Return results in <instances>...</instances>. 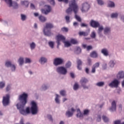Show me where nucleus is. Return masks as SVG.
Listing matches in <instances>:
<instances>
[{
    "label": "nucleus",
    "mask_w": 124,
    "mask_h": 124,
    "mask_svg": "<svg viewBox=\"0 0 124 124\" xmlns=\"http://www.w3.org/2000/svg\"><path fill=\"white\" fill-rule=\"evenodd\" d=\"M28 94L24 93H23L18 96V100L19 101V103L16 105L17 109L19 110L20 114L22 115L26 116L27 114L31 113L32 115H36L38 113V105L35 102L32 101L31 102V108H26L24 109V108L27 104Z\"/></svg>",
    "instance_id": "f257e3e1"
},
{
    "label": "nucleus",
    "mask_w": 124,
    "mask_h": 124,
    "mask_svg": "<svg viewBox=\"0 0 124 124\" xmlns=\"http://www.w3.org/2000/svg\"><path fill=\"white\" fill-rule=\"evenodd\" d=\"M72 11L74 13V15H77L78 11V6L76 4V0H72L71 4H70V7L66 9V13L68 15H70Z\"/></svg>",
    "instance_id": "f03ea898"
},
{
    "label": "nucleus",
    "mask_w": 124,
    "mask_h": 124,
    "mask_svg": "<svg viewBox=\"0 0 124 124\" xmlns=\"http://www.w3.org/2000/svg\"><path fill=\"white\" fill-rule=\"evenodd\" d=\"M91 8V5H90V4L89 3V2H88L87 1H85L81 4V6L80 8V11L82 13H86L90 11Z\"/></svg>",
    "instance_id": "7ed1b4c3"
},
{
    "label": "nucleus",
    "mask_w": 124,
    "mask_h": 124,
    "mask_svg": "<svg viewBox=\"0 0 124 124\" xmlns=\"http://www.w3.org/2000/svg\"><path fill=\"white\" fill-rule=\"evenodd\" d=\"M56 71L57 73L59 74V75H66L67 73V70L66 69V68L63 66L58 67L56 69Z\"/></svg>",
    "instance_id": "20e7f679"
},
{
    "label": "nucleus",
    "mask_w": 124,
    "mask_h": 124,
    "mask_svg": "<svg viewBox=\"0 0 124 124\" xmlns=\"http://www.w3.org/2000/svg\"><path fill=\"white\" fill-rule=\"evenodd\" d=\"M10 96L9 94H6V96L2 97V103L4 107L8 106L10 103Z\"/></svg>",
    "instance_id": "39448f33"
},
{
    "label": "nucleus",
    "mask_w": 124,
    "mask_h": 124,
    "mask_svg": "<svg viewBox=\"0 0 124 124\" xmlns=\"http://www.w3.org/2000/svg\"><path fill=\"white\" fill-rule=\"evenodd\" d=\"M9 8L13 7L14 9L18 8V5L16 1H12V0H4Z\"/></svg>",
    "instance_id": "423d86ee"
},
{
    "label": "nucleus",
    "mask_w": 124,
    "mask_h": 124,
    "mask_svg": "<svg viewBox=\"0 0 124 124\" xmlns=\"http://www.w3.org/2000/svg\"><path fill=\"white\" fill-rule=\"evenodd\" d=\"M80 82L81 86L82 87V88H83L84 90L89 89V87L86 85V84L88 82L87 78H81Z\"/></svg>",
    "instance_id": "0eeeda50"
},
{
    "label": "nucleus",
    "mask_w": 124,
    "mask_h": 124,
    "mask_svg": "<svg viewBox=\"0 0 124 124\" xmlns=\"http://www.w3.org/2000/svg\"><path fill=\"white\" fill-rule=\"evenodd\" d=\"M54 65L56 66L61 65L63 63V59L61 58H56L54 59Z\"/></svg>",
    "instance_id": "6e6552de"
},
{
    "label": "nucleus",
    "mask_w": 124,
    "mask_h": 124,
    "mask_svg": "<svg viewBox=\"0 0 124 124\" xmlns=\"http://www.w3.org/2000/svg\"><path fill=\"white\" fill-rule=\"evenodd\" d=\"M117 109V104L116 102L114 100L112 101L111 103L110 104V107L109 108L108 110L110 112H114L116 111Z\"/></svg>",
    "instance_id": "1a4fd4ad"
},
{
    "label": "nucleus",
    "mask_w": 124,
    "mask_h": 124,
    "mask_svg": "<svg viewBox=\"0 0 124 124\" xmlns=\"http://www.w3.org/2000/svg\"><path fill=\"white\" fill-rule=\"evenodd\" d=\"M120 84V81L118 80V79H114L111 82H110L109 84H108V86L110 87L111 88H118V85Z\"/></svg>",
    "instance_id": "9d476101"
},
{
    "label": "nucleus",
    "mask_w": 124,
    "mask_h": 124,
    "mask_svg": "<svg viewBox=\"0 0 124 124\" xmlns=\"http://www.w3.org/2000/svg\"><path fill=\"white\" fill-rule=\"evenodd\" d=\"M90 26L93 27V28H98L99 26H100V24L98 21H96L94 20H92L90 23Z\"/></svg>",
    "instance_id": "9b49d317"
},
{
    "label": "nucleus",
    "mask_w": 124,
    "mask_h": 124,
    "mask_svg": "<svg viewBox=\"0 0 124 124\" xmlns=\"http://www.w3.org/2000/svg\"><path fill=\"white\" fill-rule=\"evenodd\" d=\"M71 110V111H70L69 109H68L67 111H66L65 115L67 118L72 117L74 114V112L76 111V109H74V108H72Z\"/></svg>",
    "instance_id": "f8f14e48"
},
{
    "label": "nucleus",
    "mask_w": 124,
    "mask_h": 124,
    "mask_svg": "<svg viewBox=\"0 0 124 124\" xmlns=\"http://www.w3.org/2000/svg\"><path fill=\"white\" fill-rule=\"evenodd\" d=\"M56 39H57V44L59 45V43L61 41H62V42H65V40H66V38H65L64 36H63L62 35H57L56 36Z\"/></svg>",
    "instance_id": "ddd939ff"
},
{
    "label": "nucleus",
    "mask_w": 124,
    "mask_h": 124,
    "mask_svg": "<svg viewBox=\"0 0 124 124\" xmlns=\"http://www.w3.org/2000/svg\"><path fill=\"white\" fill-rule=\"evenodd\" d=\"M45 7L46 8V10H45L44 9L41 10V13L42 14H45V15H47V14L51 12V8L50 5H45Z\"/></svg>",
    "instance_id": "4468645a"
},
{
    "label": "nucleus",
    "mask_w": 124,
    "mask_h": 124,
    "mask_svg": "<svg viewBox=\"0 0 124 124\" xmlns=\"http://www.w3.org/2000/svg\"><path fill=\"white\" fill-rule=\"evenodd\" d=\"M43 33L45 36L47 37H50L53 35L50 29H43Z\"/></svg>",
    "instance_id": "2eb2a0df"
},
{
    "label": "nucleus",
    "mask_w": 124,
    "mask_h": 124,
    "mask_svg": "<svg viewBox=\"0 0 124 124\" xmlns=\"http://www.w3.org/2000/svg\"><path fill=\"white\" fill-rule=\"evenodd\" d=\"M54 28V25L52 23H46L43 30H51Z\"/></svg>",
    "instance_id": "dca6fc26"
},
{
    "label": "nucleus",
    "mask_w": 124,
    "mask_h": 124,
    "mask_svg": "<svg viewBox=\"0 0 124 124\" xmlns=\"http://www.w3.org/2000/svg\"><path fill=\"white\" fill-rule=\"evenodd\" d=\"M116 78L118 79H124V72L123 71H120L118 72V74L116 75Z\"/></svg>",
    "instance_id": "f3484780"
},
{
    "label": "nucleus",
    "mask_w": 124,
    "mask_h": 124,
    "mask_svg": "<svg viewBox=\"0 0 124 124\" xmlns=\"http://www.w3.org/2000/svg\"><path fill=\"white\" fill-rule=\"evenodd\" d=\"M90 29H88L86 31H80L79 32H78V34L79 35V36H87L89 34H90Z\"/></svg>",
    "instance_id": "a211bd4d"
},
{
    "label": "nucleus",
    "mask_w": 124,
    "mask_h": 124,
    "mask_svg": "<svg viewBox=\"0 0 124 124\" xmlns=\"http://www.w3.org/2000/svg\"><path fill=\"white\" fill-rule=\"evenodd\" d=\"M50 87V85L48 83H44L42 86H41V91H46Z\"/></svg>",
    "instance_id": "6ab92c4d"
},
{
    "label": "nucleus",
    "mask_w": 124,
    "mask_h": 124,
    "mask_svg": "<svg viewBox=\"0 0 124 124\" xmlns=\"http://www.w3.org/2000/svg\"><path fill=\"white\" fill-rule=\"evenodd\" d=\"M77 118H78L80 119H83L84 114H83V113L81 112L80 109H79V108L77 109Z\"/></svg>",
    "instance_id": "aec40b11"
},
{
    "label": "nucleus",
    "mask_w": 124,
    "mask_h": 124,
    "mask_svg": "<svg viewBox=\"0 0 124 124\" xmlns=\"http://www.w3.org/2000/svg\"><path fill=\"white\" fill-rule=\"evenodd\" d=\"M47 58H45V57H41L39 60V63L41 65L45 64V63L47 62Z\"/></svg>",
    "instance_id": "412c9836"
},
{
    "label": "nucleus",
    "mask_w": 124,
    "mask_h": 124,
    "mask_svg": "<svg viewBox=\"0 0 124 124\" xmlns=\"http://www.w3.org/2000/svg\"><path fill=\"white\" fill-rule=\"evenodd\" d=\"M111 33V28L108 27H106L104 29V34L108 35Z\"/></svg>",
    "instance_id": "4be33fe9"
},
{
    "label": "nucleus",
    "mask_w": 124,
    "mask_h": 124,
    "mask_svg": "<svg viewBox=\"0 0 124 124\" xmlns=\"http://www.w3.org/2000/svg\"><path fill=\"white\" fill-rule=\"evenodd\" d=\"M101 53L106 57H108L109 55L108 50L107 48H102L101 50Z\"/></svg>",
    "instance_id": "5701e85b"
},
{
    "label": "nucleus",
    "mask_w": 124,
    "mask_h": 124,
    "mask_svg": "<svg viewBox=\"0 0 124 124\" xmlns=\"http://www.w3.org/2000/svg\"><path fill=\"white\" fill-rule=\"evenodd\" d=\"M90 57L93 59H97L98 57V54L96 51H93L90 53Z\"/></svg>",
    "instance_id": "b1692460"
},
{
    "label": "nucleus",
    "mask_w": 124,
    "mask_h": 124,
    "mask_svg": "<svg viewBox=\"0 0 124 124\" xmlns=\"http://www.w3.org/2000/svg\"><path fill=\"white\" fill-rule=\"evenodd\" d=\"M115 7V3L112 1H108V7L114 8Z\"/></svg>",
    "instance_id": "393cba45"
},
{
    "label": "nucleus",
    "mask_w": 124,
    "mask_h": 124,
    "mask_svg": "<svg viewBox=\"0 0 124 124\" xmlns=\"http://www.w3.org/2000/svg\"><path fill=\"white\" fill-rule=\"evenodd\" d=\"M18 65H19L20 67H22L24 64V58L22 57H20L19 58H18Z\"/></svg>",
    "instance_id": "a878e982"
},
{
    "label": "nucleus",
    "mask_w": 124,
    "mask_h": 124,
    "mask_svg": "<svg viewBox=\"0 0 124 124\" xmlns=\"http://www.w3.org/2000/svg\"><path fill=\"white\" fill-rule=\"evenodd\" d=\"M29 47H30L31 50H34L35 47H36V44L34 42H32L29 44Z\"/></svg>",
    "instance_id": "bb28decb"
},
{
    "label": "nucleus",
    "mask_w": 124,
    "mask_h": 124,
    "mask_svg": "<svg viewBox=\"0 0 124 124\" xmlns=\"http://www.w3.org/2000/svg\"><path fill=\"white\" fill-rule=\"evenodd\" d=\"M81 65H82V61L80 59H78L77 60V69L78 70H81L82 68L81 67Z\"/></svg>",
    "instance_id": "cd10ccee"
},
{
    "label": "nucleus",
    "mask_w": 124,
    "mask_h": 124,
    "mask_svg": "<svg viewBox=\"0 0 124 124\" xmlns=\"http://www.w3.org/2000/svg\"><path fill=\"white\" fill-rule=\"evenodd\" d=\"M105 85V82L104 81H99L96 83L95 84V86H96L98 87H103Z\"/></svg>",
    "instance_id": "c85d7f7f"
},
{
    "label": "nucleus",
    "mask_w": 124,
    "mask_h": 124,
    "mask_svg": "<svg viewBox=\"0 0 124 124\" xmlns=\"http://www.w3.org/2000/svg\"><path fill=\"white\" fill-rule=\"evenodd\" d=\"M15 65V64H13L12 63L11 61H6V62H5V66H6L7 68H10V66Z\"/></svg>",
    "instance_id": "c756f323"
},
{
    "label": "nucleus",
    "mask_w": 124,
    "mask_h": 124,
    "mask_svg": "<svg viewBox=\"0 0 124 124\" xmlns=\"http://www.w3.org/2000/svg\"><path fill=\"white\" fill-rule=\"evenodd\" d=\"M38 19H39L40 21L43 23L46 21V20H47L46 17H45L42 15L40 16L39 17H38Z\"/></svg>",
    "instance_id": "7c9ffc66"
},
{
    "label": "nucleus",
    "mask_w": 124,
    "mask_h": 124,
    "mask_svg": "<svg viewBox=\"0 0 124 124\" xmlns=\"http://www.w3.org/2000/svg\"><path fill=\"white\" fill-rule=\"evenodd\" d=\"M118 17V13H113L110 15V18L112 19H117Z\"/></svg>",
    "instance_id": "2f4dec72"
},
{
    "label": "nucleus",
    "mask_w": 124,
    "mask_h": 124,
    "mask_svg": "<svg viewBox=\"0 0 124 124\" xmlns=\"http://www.w3.org/2000/svg\"><path fill=\"white\" fill-rule=\"evenodd\" d=\"M55 96H55V101L56 103H57V104H60L61 103L60 102V99H59V98H60L59 95L58 94H56Z\"/></svg>",
    "instance_id": "473e14b6"
},
{
    "label": "nucleus",
    "mask_w": 124,
    "mask_h": 124,
    "mask_svg": "<svg viewBox=\"0 0 124 124\" xmlns=\"http://www.w3.org/2000/svg\"><path fill=\"white\" fill-rule=\"evenodd\" d=\"M90 37H91L93 39H95L96 38V33H95V31H93L90 34Z\"/></svg>",
    "instance_id": "72a5a7b5"
},
{
    "label": "nucleus",
    "mask_w": 124,
    "mask_h": 124,
    "mask_svg": "<svg viewBox=\"0 0 124 124\" xmlns=\"http://www.w3.org/2000/svg\"><path fill=\"white\" fill-rule=\"evenodd\" d=\"M115 62L114 60H110V62H109V66L110 68H113L115 66Z\"/></svg>",
    "instance_id": "f704fd0d"
},
{
    "label": "nucleus",
    "mask_w": 124,
    "mask_h": 124,
    "mask_svg": "<svg viewBox=\"0 0 124 124\" xmlns=\"http://www.w3.org/2000/svg\"><path fill=\"white\" fill-rule=\"evenodd\" d=\"M102 120H103L104 122H105V123L109 122V119L106 115L102 116Z\"/></svg>",
    "instance_id": "c9c22d12"
},
{
    "label": "nucleus",
    "mask_w": 124,
    "mask_h": 124,
    "mask_svg": "<svg viewBox=\"0 0 124 124\" xmlns=\"http://www.w3.org/2000/svg\"><path fill=\"white\" fill-rule=\"evenodd\" d=\"M79 89V84L76 82L73 85V90L74 91H77Z\"/></svg>",
    "instance_id": "e433bc0d"
},
{
    "label": "nucleus",
    "mask_w": 124,
    "mask_h": 124,
    "mask_svg": "<svg viewBox=\"0 0 124 124\" xmlns=\"http://www.w3.org/2000/svg\"><path fill=\"white\" fill-rule=\"evenodd\" d=\"M66 92L65 90H61L60 91V94L62 96H65L66 95Z\"/></svg>",
    "instance_id": "4c0bfd02"
},
{
    "label": "nucleus",
    "mask_w": 124,
    "mask_h": 124,
    "mask_svg": "<svg viewBox=\"0 0 124 124\" xmlns=\"http://www.w3.org/2000/svg\"><path fill=\"white\" fill-rule=\"evenodd\" d=\"M48 46H50V48H51V49L54 48V42H52V41L49 42H48Z\"/></svg>",
    "instance_id": "58836bf2"
},
{
    "label": "nucleus",
    "mask_w": 124,
    "mask_h": 124,
    "mask_svg": "<svg viewBox=\"0 0 124 124\" xmlns=\"http://www.w3.org/2000/svg\"><path fill=\"white\" fill-rule=\"evenodd\" d=\"M21 4L23 5H25V7H28V6H29V1H21Z\"/></svg>",
    "instance_id": "ea45409f"
},
{
    "label": "nucleus",
    "mask_w": 124,
    "mask_h": 124,
    "mask_svg": "<svg viewBox=\"0 0 124 124\" xmlns=\"http://www.w3.org/2000/svg\"><path fill=\"white\" fill-rule=\"evenodd\" d=\"M20 16H21V20L22 21H25L27 19V16L25 15L21 14Z\"/></svg>",
    "instance_id": "a19ab883"
},
{
    "label": "nucleus",
    "mask_w": 124,
    "mask_h": 124,
    "mask_svg": "<svg viewBox=\"0 0 124 124\" xmlns=\"http://www.w3.org/2000/svg\"><path fill=\"white\" fill-rule=\"evenodd\" d=\"M71 62L70 61H68L66 63V64L65 65V66L66 67V68H69L71 66Z\"/></svg>",
    "instance_id": "79ce46f5"
},
{
    "label": "nucleus",
    "mask_w": 124,
    "mask_h": 124,
    "mask_svg": "<svg viewBox=\"0 0 124 124\" xmlns=\"http://www.w3.org/2000/svg\"><path fill=\"white\" fill-rule=\"evenodd\" d=\"M98 33H100L101 32H102L103 30H104V28H103V26H99L98 27Z\"/></svg>",
    "instance_id": "37998d69"
},
{
    "label": "nucleus",
    "mask_w": 124,
    "mask_h": 124,
    "mask_svg": "<svg viewBox=\"0 0 124 124\" xmlns=\"http://www.w3.org/2000/svg\"><path fill=\"white\" fill-rule=\"evenodd\" d=\"M84 114V115H89V114H90V110L89 109H85L83 110V113H82Z\"/></svg>",
    "instance_id": "c03bdc74"
},
{
    "label": "nucleus",
    "mask_w": 124,
    "mask_h": 124,
    "mask_svg": "<svg viewBox=\"0 0 124 124\" xmlns=\"http://www.w3.org/2000/svg\"><path fill=\"white\" fill-rule=\"evenodd\" d=\"M97 2L98 3V5L102 6L104 5V1L102 0H97Z\"/></svg>",
    "instance_id": "a18cd8bd"
},
{
    "label": "nucleus",
    "mask_w": 124,
    "mask_h": 124,
    "mask_svg": "<svg viewBox=\"0 0 124 124\" xmlns=\"http://www.w3.org/2000/svg\"><path fill=\"white\" fill-rule=\"evenodd\" d=\"M31 59H30V58H25V63H31Z\"/></svg>",
    "instance_id": "49530a36"
},
{
    "label": "nucleus",
    "mask_w": 124,
    "mask_h": 124,
    "mask_svg": "<svg viewBox=\"0 0 124 124\" xmlns=\"http://www.w3.org/2000/svg\"><path fill=\"white\" fill-rule=\"evenodd\" d=\"M5 83L4 81L0 82V89H2L5 87Z\"/></svg>",
    "instance_id": "de8ad7c7"
},
{
    "label": "nucleus",
    "mask_w": 124,
    "mask_h": 124,
    "mask_svg": "<svg viewBox=\"0 0 124 124\" xmlns=\"http://www.w3.org/2000/svg\"><path fill=\"white\" fill-rule=\"evenodd\" d=\"M9 68H11L12 72H15L16 67L15 65H13L12 66H9Z\"/></svg>",
    "instance_id": "09e8293b"
},
{
    "label": "nucleus",
    "mask_w": 124,
    "mask_h": 124,
    "mask_svg": "<svg viewBox=\"0 0 124 124\" xmlns=\"http://www.w3.org/2000/svg\"><path fill=\"white\" fill-rule=\"evenodd\" d=\"M64 43V46L65 47H68L69 46H70L71 44L69 42H62Z\"/></svg>",
    "instance_id": "8fccbe9b"
},
{
    "label": "nucleus",
    "mask_w": 124,
    "mask_h": 124,
    "mask_svg": "<svg viewBox=\"0 0 124 124\" xmlns=\"http://www.w3.org/2000/svg\"><path fill=\"white\" fill-rule=\"evenodd\" d=\"M70 17L68 16H65V20H66V23H69L70 22Z\"/></svg>",
    "instance_id": "3c124183"
},
{
    "label": "nucleus",
    "mask_w": 124,
    "mask_h": 124,
    "mask_svg": "<svg viewBox=\"0 0 124 124\" xmlns=\"http://www.w3.org/2000/svg\"><path fill=\"white\" fill-rule=\"evenodd\" d=\"M70 43L73 45H75L77 44V40H75V39H72L70 40Z\"/></svg>",
    "instance_id": "603ef678"
},
{
    "label": "nucleus",
    "mask_w": 124,
    "mask_h": 124,
    "mask_svg": "<svg viewBox=\"0 0 124 124\" xmlns=\"http://www.w3.org/2000/svg\"><path fill=\"white\" fill-rule=\"evenodd\" d=\"M99 67V62H96L93 65L92 68H98Z\"/></svg>",
    "instance_id": "864d4df0"
},
{
    "label": "nucleus",
    "mask_w": 124,
    "mask_h": 124,
    "mask_svg": "<svg viewBox=\"0 0 124 124\" xmlns=\"http://www.w3.org/2000/svg\"><path fill=\"white\" fill-rule=\"evenodd\" d=\"M81 50L80 47H77V51H76L77 54H80L81 53Z\"/></svg>",
    "instance_id": "5fc2aeb1"
},
{
    "label": "nucleus",
    "mask_w": 124,
    "mask_h": 124,
    "mask_svg": "<svg viewBox=\"0 0 124 124\" xmlns=\"http://www.w3.org/2000/svg\"><path fill=\"white\" fill-rule=\"evenodd\" d=\"M80 27H81V28H88V24H85L84 23H82L80 24Z\"/></svg>",
    "instance_id": "6e6d98bb"
},
{
    "label": "nucleus",
    "mask_w": 124,
    "mask_h": 124,
    "mask_svg": "<svg viewBox=\"0 0 124 124\" xmlns=\"http://www.w3.org/2000/svg\"><path fill=\"white\" fill-rule=\"evenodd\" d=\"M75 18L77 19V21L81 22V18L77 14L75 15Z\"/></svg>",
    "instance_id": "4d7b16f0"
},
{
    "label": "nucleus",
    "mask_w": 124,
    "mask_h": 124,
    "mask_svg": "<svg viewBox=\"0 0 124 124\" xmlns=\"http://www.w3.org/2000/svg\"><path fill=\"white\" fill-rule=\"evenodd\" d=\"M121 120H115L114 121V124H122Z\"/></svg>",
    "instance_id": "13d9d810"
},
{
    "label": "nucleus",
    "mask_w": 124,
    "mask_h": 124,
    "mask_svg": "<svg viewBox=\"0 0 124 124\" xmlns=\"http://www.w3.org/2000/svg\"><path fill=\"white\" fill-rule=\"evenodd\" d=\"M61 31L63 32H67L68 31V29L66 28V27H63L61 28Z\"/></svg>",
    "instance_id": "bf43d9fd"
},
{
    "label": "nucleus",
    "mask_w": 124,
    "mask_h": 124,
    "mask_svg": "<svg viewBox=\"0 0 124 124\" xmlns=\"http://www.w3.org/2000/svg\"><path fill=\"white\" fill-rule=\"evenodd\" d=\"M47 1H48L50 4L54 6L55 5V2L54 1V0H47Z\"/></svg>",
    "instance_id": "052dcab7"
},
{
    "label": "nucleus",
    "mask_w": 124,
    "mask_h": 124,
    "mask_svg": "<svg viewBox=\"0 0 124 124\" xmlns=\"http://www.w3.org/2000/svg\"><path fill=\"white\" fill-rule=\"evenodd\" d=\"M11 89L12 88L11 85H7V86H6V92H9L11 90Z\"/></svg>",
    "instance_id": "680f3d73"
},
{
    "label": "nucleus",
    "mask_w": 124,
    "mask_h": 124,
    "mask_svg": "<svg viewBox=\"0 0 124 124\" xmlns=\"http://www.w3.org/2000/svg\"><path fill=\"white\" fill-rule=\"evenodd\" d=\"M58 1L64 2L65 4L68 3V0H58Z\"/></svg>",
    "instance_id": "e2e57ef3"
},
{
    "label": "nucleus",
    "mask_w": 124,
    "mask_h": 124,
    "mask_svg": "<svg viewBox=\"0 0 124 124\" xmlns=\"http://www.w3.org/2000/svg\"><path fill=\"white\" fill-rule=\"evenodd\" d=\"M47 119H48L50 121L53 122L52 116L51 115H47Z\"/></svg>",
    "instance_id": "0e129e2a"
},
{
    "label": "nucleus",
    "mask_w": 124,
    "mask_h": 124,
    "mask_svg": "<svg viewBox=\"0 0 124 124\" xmlns=\"http://www.w3.org/2000/svg\"><path fill=\"white\" fill-rule=\"evenodd\" d=\"M85 72L86 74L89 75L90 74V69H89V68H86L85 69Z\"/></svg>",
    "instance_id": "69168bd1"
},
{
    "label": "nucleus",
    "mask_w": 124,
    "mask_h": 124,
    "mask_svg": "<svg viewBox=\"0 0 124 124\" xmlns=\"http://www.w3.org/2000/svg\"><path fill=\"white\" fill-rule=\"evenodd\" d=\"M96 121L98 122H100V121H101V116L100 115H98V117H97Z\"/></svg>",
    "instance_id": "338daca9"
},
{
    "label": "nucleus",
    "mask_w": 124,
    "mask_h": 124,
    "mask_svg": "<svg viewBox=\"0 0 124 124\" xmlns=\"http://www.w3.org/2000/svg\"><path fill=\"white\" fill-rule=\"evenodd\" d=\"M121 20L124 23V15L121 16Z\"/></svg>",
    "instance_id": "774afa93"
}]
</instances>
